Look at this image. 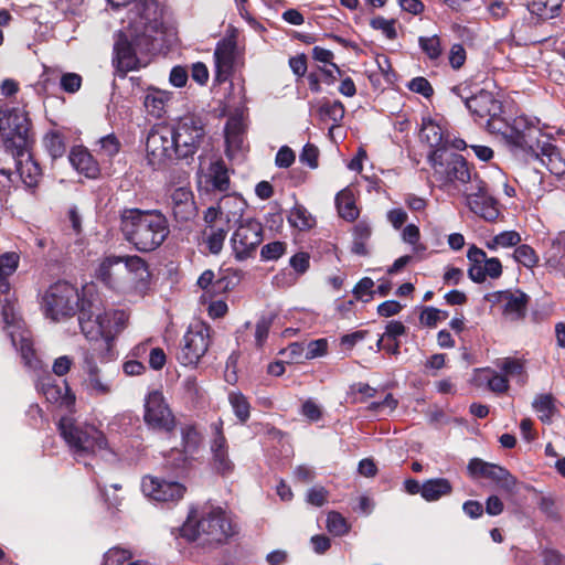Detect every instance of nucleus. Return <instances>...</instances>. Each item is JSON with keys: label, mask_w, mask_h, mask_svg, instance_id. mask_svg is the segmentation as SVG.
Masks as SVG:
<instances>
[{"label": "nucleus", "mask_w": 565, "mask_h": 565, "mask_svg": "<svg viewBox=\"0 0 565 565\" xmlns=\"http://www.w3.org/2000/svg\"><path fill=\"white\" fill-rule=\"evenodd\" d=\"M43 310L46 318L61 321L78 316L82 333L88 341L103 340L110 349L115 338L125 329L128 316L124 310L105 311L97 296L72 284L60 280L51 285L43 296Z\"/></svg>", "instance_id": "nucleus-1"}, {"label": "nucleus", "mask_w": 565, "mask_h": 565, "mask_svg": "<svg viewBox=\"0 0 565 565\" xmlns=\"http://www.w3.org/2000/svg\"><path fill=\"white\" fill-rule=\"evenodd\" d=\"M137 8L142 30L131 39L120 31L114 44L113 65L116 74L121 78L126 77L128 72L140 68L138 53L149 52L153 47L154 35L162 28L156 0H140Z\"/></svg>", "instance_id": "nucleus-2"}, {"label": "nucleus", "mask_w": 565, "mask_h": 565, "mask_svg": "<svg viewBox=\"0 0 565 565\" xmlns=\"http://www.w3.org/2000/svg\"><path fill=\"white\" fill-rule=\"evenodd\" d=\"M120 232L140 253L158 249L170 234L167 216L157 209L125 207L119 214Z\"/></svg>", "instance_id": "nucleus-3"}, {"label": "nucleus", "mask_w": 565, "mask_h": 565, "mask_svg": "<svg viewBox=\"0 0 565 565\" xmlns=\"http://www.w3.org/2000/svg\"><path fill=\"white\" fill-rule=\"evenodd\" d=\"M235 534L231 520L220 507L192 509L180 527V535L189 542L200 541L202 546L217 547Z\"/></svg>", "instance_id": "nucleus-4"}, {"label": "nucleus", "mask_w": 565, "mask_h": 565, "mask_svg": "<svg viewBox=\"0 0 565 565\" xmlns=\"http://www.w3.org/2000/svg\"><path fill=\"white\" fill-rule=\"evenodd\" d=\"M0 137L4 151L24 157L35 145V134L28 111L19 107L0 108Z\"/></svg>", "instance_id": "nucleus-5"}, {"label": "nucleus", "mask_w": 565, "mask_h": 565, "mask_svg": "<svg viewBox=\"0 0 565 565\" xmlns=\"http://www.w3.org/2000/svg\"><path fill=\"white\" fill-rule=\"evenodd\" d=\"M57 429L77 459L94 455L96 451L104 450L108 446L107 438L103 431L93 425L78 424L68 416H63L60 419Z\"/></svg>", "instance_id": "nucleus-6"}, {"label": "nucleus", "mask_w": 565, "mask_h": 565, "mask_svg": "<svg viewBox=\"0 0 565 565\" xmlns=\"http://www.w3.org/2000/svg\"><path fill=\"white\" fill-rule=\"evenodd\" d=\"M489 130L501 134L512 151L523 154L536 153L543 137L541 128L525 116H519L510 124L502 120L498 126L489 121Z\"/></svg>", "instance_id": "nucleus-7"}, {"label": "nucleus", "mask_w": 565, "mask_h": 565, "mask_svg": "<svg viewBox=\"0 0 565 565\" xmlns=\"http://www.w3.org/2000/svg\"><path fill=\"white\" fill-rule=\"evenodd\" d=\"M171 128L177 146L178 161L190 164L206 138L204 118L196 114H188L172 124Z\"/></svg>", "instance_id": "nucleus-8"}, {"label": "nucleus", "mask_w": 565, "mask_h": 565, "mask_svg": "<svg viewBox=\"0 0 565 565\" xmlns=\"http://www.w3.org/2000/svg\"><path fill=\"white\" fill-rule=\"evenodd\" d=\"M428 162L434 170L435 177L444 184L472 183L475 169L463 156L449 151V149H435L428 153Z\"/></svg>", "instance_id": "nucleus-9"}, {"label": "nucleus", "mask_w": 565, "mask_h": 565, "mask_svg": "<svg viewBox=\"0 0 565 565\" xmlns=\"http://www.w3.org/2000/svg\"><path fill=\"white\" fill-rule=\"evenodd\" d=\"M148 164L160 170L171 162L178 161V151L171 125H154L146 140Z\"/></svg>", "instance_id": "nucleus-10"}, {"label": "nucleus", "mask_w": 565, "mask_h": 565, "mask_svg": "<svg viewBox=\"0 0 565 565\" xmlns=\"http://www.w3.org/2000/svg\"><path fill=\"white\" fill-rule=\"evenodd\" d=\"M211 333L212 328L204 322L191 324L175 353L178 362L184 366H195L211 344Z\"/></svg>", "instance_id": "nucleus-11"}, {"label": "nucleus", "mask_w": 565, "mask_h": 565, "mask_svg": "<svg viewBox=\"0 0 565 565\" xmlns=\"http://www.w3.org/2000/svg\"><path fill=\"white\" fill-rule=\"evenodd\" d=\"M143 422L153 431L167 435L174 433L178 422L161 391L154 390L147 394Z\"/></svg>", "instance_id": "nucleus-12"}, {"label": "nucleus", "mask_w": 565, "mask_h": 565, "mask_svg": "<svg viewBox=\"0 0 565 565\" xmlns=\"http://www.w3.org/2000/svg\"><path fill=\"white\" fill-rule=\"evenodd\" d=\"M263 239L264 228L259 221L255 218L242 221L231 237L235 258L243 262L254 257Z\"/></svg>", "instance_id": "nucleus-13"}, {"label": "nucleus", "mask_w": 565, "mask_h": 565, "mask_svg": "<svg viewBox=\"0 0 565 565\" xmlns=\"http://www.w3.org/2000/svg\"><path fill=\"white\" fill-rule=\"evenodd\" d=\"M467 192V204L471 212L488 222H494L499 217V202L489 194L488 184L478 173H473V181Z\"/></svg>", "instance_id": "nucleus-14"}, {"label": "nucleus", "mask_w": 565, "mask_h": 565, "mask_svg": "<svg viewBox=\"0 0 565 565\" xmlns=\"http://www.w3.org/2000/svg\"><path fill=\"white\" fill-rule=\"evenodd\" d=\"M486 300L500 305L502 316L510 321H521L527 316L531 297L520 288H509L488 294Z\"/></svg>", "instance_id": "nucleus-15"}, {"label": "nucleus", "mask_w": 565, "mask_h": 565, "mask_svg": "<svg viewBox=\"0 0 565 565\" xmlns=\"http://www.w3.org/2000/svg\"><path fill=\"white\" fill-rule=\"evenodd\" d=\"M212 438L210 440L211 459L210 465L217 475L227 477L235 470V463L230 458V446L224 434V422L222 418L211 423Z\"/></svg>", "instance_id": "nucleus-16"}, {"label": "nucleus", "mask_w": 565, "mask_h": 565, "mask_svg": "<svg viewBox=\"0 0 565 565\" xmlns=\"http://www.w3.org/2000/svg\"><path fill=\"white\" fill-rule=\"evenodd\" d=\"M467 471L470 478L489 479L507 493H513L518 483L516 478L507 468L480 458L470 459Z\"/></svg>", "instance_id": "nucleus-17"}, {"label": "nucleus", "mask_w": 565, "mask_h": 565, "mask_svg": "<svg viewBox=\"0 0 565 565\" xmlns=\"http://www.w3.org/2000/svg\"><path fill=\"white\" fill-rule=\"evenodd\" d=\"M141 490L152 501L168 505L177 504L186 492L185 486L181 482L153 476L142 478Z\"/></svg>", "instance_id": "nucleus-18"}, {"label": "nucleus", "mask_w": 565, "mask_h": 565, "mask_svg": "<svg viewBox=\"0 0 565 565\" xmlns=\"http://www.w3.org/2000/svg\"><path fill=\"white\" fill-rule=\"evenodd\" d=\"M469 260L468 277L476 284H482L487 277L498 279L502 276L503 267L498 257H487L483 249L471 245L467 252Z\"/></svg>", "instance_id": "nucleus-19"}, {"label": "nucleus", "mask_w": 565, "mask_h": 565, "mask_svg": "<svg viewBox=\"0 0 565 565\" xmlns=\"http://www.w3.org/2000/svg\"><path fill=\"white\" fill-rule=\"evenodd\" d=\"M465 105L475 117V120H487V127L489 128V121L495 122L498 126L502 124V119L498 117L501 113L502 105L495 99L492 93L481 89L476 95L466 98Z\"/></svg>", "instance_id": "nucleus-20"}, {"label": "nucleus", "mask_w": 565, "mask_h": 565, "mask_svg": "<svg viewBox=\"0 0 565 565\" xmlns=\"http://www.w3.org/2000/svg\"><path fill=\"white\" fill-rule=\"evenodd\" d=\"M236 42L233 39H223L217 42L214 51L215 75L218 84L231 79L234 73Z\"/></svg>", "instance_id": "nucleus-21"}, {"label": "nucleus", "mask_w": 565, "mask_h": 565, "mask_svg": "<svg viewBox=\"0 0 565 565\" xmlns=\"http://www.w3.org/2000/svg\"><path fill=\"white\" fill-rule=\"evenodd\" d=\"M172 216L179 224L193 221L198 214L193 192L186 188L175 189L170 198Z\"/></svg>", "instance_id": "nucleus-22"}, {"label": "nucleus", "mask_w": 565, "mask_h": 565, "mask_svg": "<svg viewBox=\"0 0 565 565\" xmlns=\"http://www.w3.org/2000/svg\"><path fill=\"white\" fill-rule=\"evenodd\" d=\"M41 391L50 403H58L66 408L75 405L76 396L66 380L63 381V386H61L49 375L42 380Z\"/></svg>", "instance_id": "nucleus-23"}, {"label": "nucleus", "mask_w": 565, "mask_h": 565, "mask_svg": "<svg viewBox=\"0 0 565 565\" xmlns=\"http://www.w3.org/2000/svg\"><path fill=\"white\" fill-rule=\"evenodd\" d=\"M72 167L86 178L96 179L100 173V168L93 154L83 146L72 148L70 156Z\"/></svg>", "instance_id": "nucleus-24"}, {"label": "nucleus", "mask_w": 565, "mask_h": 565, "mask_svg": "<svg viewBox=\"0 0 565 565\" xmlns=\"http://www.w3.org/2000/svg\"><path fill=\"white\" fill-rule=\"evenodd\" d=\"M531 156L540 159L552 174L556 177H563L565 174V159L555 145L548 141H542L541 147H537V152Z\"/></svg>", "instance_id": "nucleus-25"}, {"label": "nucleus", "mask_w": 565, "mask_h": 565, "mask_svg": "<svg viewBox=\"0 0 565 565\" xmlns=\"http://www.w3.org/2000/svg\"><path fill=\"white\" fill-rule=\"evenodd\" d=\"M231 203L243 205V200L241 198H238V196H235V195H225V196H223L220 200V202L217 203L216 206H210L204 212L203 220H204V222L206 224L205 226L222 225V224H224L226 222V215L227 214H228L230 217L231 216L232 217H235V216L241 217L244 207H242V206L239 207V211H238L239 213L226 211V207Z\"/></svg>", "instance_id": "nucleus-26"}, {"label": "nucleus", "mask_w": 565, "mask_h": 565, "mask_svg": "<svg viewBox=\"0 0 565 565\" xmlns=\"http://www.w3.org/2000/svg\"><path fill=\"white\" fill-rule=\"evenodd\" d=\"M122 266L121 257L116 255L106 256L96 270V278L110 289H118L125 282L126 278H118L116 273Z\"/></svg>", "instance_id": "nucleus-27"}, {"label": "nucleus", "mask_w": 565, "mask_h": 565, "mask_svg": "<svg viewBox=\"0 0 565 565\" xmlns=\"http://www.w3.org/2000/svg\"><path fill=\"white\" fill-rule=\"evenodd\" d=\"M15 161L17 171L26 188L38 186L42 177L40 163L34 159L32 151H28L24 157H12Z\"/></svg>", "instance_id": "nucleus-28"}, {"label": "nucleus", "mask_w": 565, "mask_h": 565, "mask_svg": "<svg viewBox=\"0 0 565 565\" xmlns=\"http://www.w3.org/2000/svg\"><path fill=\"white\" fill-rule=\"evenodd\" d=\"M232 217L226 215V222L222 225H210L205 226L202 232L203 243L206 246L209 253L217 255L221 253L224 242L230 231V222Z\"/></svg>", "instance_id": "nucleus-29"}, {"label": "nucleus", "mask_w": 565, "mask_h": 565, "mask_svg": "<svg viewBox=\"0 0 565 565\" xmlns=\"http://www.w3.org/2000/svg\"><path fill=\"white\" fill-rule=\"evenodd\" d=\"M419 137L429 145L431 150L449 147V139L445 136L443 128L430 118L423 119Z\"/></svg>", "instance_id": "nucleus-30"}, {"label": "nucleus", "mask_w": 565, "mask_h": 565, "mask_svg": "<svg viewBox=\"0 0 565 565\" xmlns=\"http://www.w3.org/2000/svg\"><path fill=\"white\" fill-rule=\"evenodd\" d=\"M564 0H526L527 11L540 21L557 18Z\"/></svg>", "instance_id": "nucleus-31"}, {"label": "nucleus", "mask_w": 565, "mask_h": 565, "mask_svg": "<svg viewBox=\"0 0 565 565\" xmlns=\"http://www.w3.org/2000/svg\"><path fill=\"white\" fill-rule=\"evenodd\" d=\"M334 201L338 214L341 218L348 222H354L359 217L360 211L355 204V198L351 189L345 188L338 192Z\"/></svg>", "instance_id": "nucleus-32"}, {"label": "nucleus", "mask_w": 565, "mask_h": 565, "mask_svg": "<svg viewBox=\"0 0 565 565\" xmlns=\"http://www.w3.org/2000/svg\"><path fill=\"white\" fill-rule=\"evenodd\" d=\"M422 498L435 502L452 493V484L447 478H433L423 482Z\"/></svg>", "instance_id": "nucleus-33"}, {"label": "nucleus", "mask_w": 565, "mask_h": 565, "mask_svg": "<svg viewBox=\"0 0 565 565\" xmlns=\"http://www.w3.org/2000/svg\"><path fill=\"white\" fill-rule=\"evenodd\" d=\"M214 277L215 275L212 270H204L198 279L199 287L206 292L216 294L232 290L235 286V282L227 275H222L216 280H214Z\"/></svg>", "instance_id": "nucleus-34"}, {"label": "nucleus", "mask_w": 565, "mask_h": 565, "mask_svg": "<svg viewBox=\"0 0 565 565\" xmlns=\"http://www.w3.org/2000/svg\"><path fill=\"white\" fill-rule=\"evenodd\" d=\"M19 260L20 257L14 252H7L0 256V294H9L11 288L9 277L18 269Z\"/></svg>", "instance_id": "nucleus-35"}, {"label": "nucleus", "mask_w": 565, "mask_h": 565, "mask_svg": "<svg viewBox=\"0 0 565 565\" xmlns=\"http://www.w3.org/2000/svg\"><path fill=\"white\" fill-rule=\"evenodd\" d=\"M122 266L119 268L116 275L118 278H128L130 274H134L136 278L143 279V275H149L147 262L138 255H125L120 256Z\"/></svg>", "instance_id": "nucleus-36"}, {"label": "nucleus", "mask_w": 565, "mask_h": 565, "mask_svg": "<svg viewBox=\"0 0 565 565\" xmlns=\"http://www.w3.org/2000/svg\"><path fill=\"white\" fill-rule=\"evenodd\" d=\"M287 221L291 227L298 228L299 231H309L316 225L315 217L299 203H296L290 210Z\"/></svg>", "instance_id": "nucleus-37"}, {"label": "nucleus", "mask_w": 565, "mask_h": 565, "mask_svg": "<svg viewBox=\"0 0 565 565\" xmlns=\"http://www.w3.org/2000/svg\"><path fill=\"white\" fill-rule=\"evenodd\" d=\"M171 94L160 89H151L145 98V107L154 117H161Z\"/></svg>", "instance_id": "nucleus-38"}, {"label": "nucleus", "mask_w": 565, "mask_h": 565, "mask_svg": "<svg viewBox=\"0 0 565 565\" xmlns=\"http://www.w3.org/2000/svg\"><path fill=\"white\" fill-rule=\"evenodd\" d=\"M228 402L241 424H245L250 417V403L242 392H231Z\"/></svg>", "instance_id": "nucleus-39"}, {"label": "nucleus", "mask_w": 565, "mask_h": 565, "mask_svg": "<svg viewBox=\"0 0 565 565\" xmlns=\"http://www.w3.org/2000/svg\"><path fill=\"white\" fill-rule=\"evenodd\" d=\"M83 386L90 395L95 396H104L111 392V383L102 379L100 370L87 374Z\"/></svg>", "instance_id": "nucleus-40"}, {"label": "nucleus", "mask_w": 565, "mask_h": 565, "mask_svg": "<svg viewBox=\"0 0 565 565\" xmlns=\"http://www.w3.org/2000/svg\"><path fill=\"white\" fill-rule=\"evenodd\" d=\"M43 143L53 159L62 158L66 151L64 136L60 131H49L43 138Z\"/></svg>", "instance_id": "nucleus-41"}, {"label": "nucleus", "mask_w": 565, "mask_h": 565, "mask_svg": "<svg viewBox=\"0 0 565 565\" xmlns=\"http://www.w3.org/2000/svg\"><path fill=\"white\" fill-rule=\"evenodd\" d=\"M211 178L214 189L221 192H225L230 189L227 167L222 159L211 164Z\"/></svg>", "instance_id": "nucleus-42"}, {"label": "nucleus", "mask_w": 565, "mask_h": 565, "mask_svg": "<svg viewBox=\"0 0 565 565\" xmlns=\"http://www.w3.org/2000/svg\"><path fill=\"white\" fill-rule=\"evenodd\" d=\"M513 258L516 263L529 269H532L535 266H537L540 260V257L535 249L527 244H521L516 246L513 252Z\"/></svg>", "instance_id": "nucleus-43"}, {"label": "nucleus", "mask_w": 565, "mask_h": 565, "mask_svg": "<svg viewBox=\"0 0 565 565\" xmlns=\"http://www.w3.org/2000/svg\"><path fill=\"white\" fill-rule=\"evenodd\" d=\"M345 108L342 102H324L319 107V114L322 120L329 119L332 120L335 126H338L343 117H344Z\"/></svg>", "instance_id": "nucleus-44"}, {"label": "nucleus", "mask_w": 565, "mask_h": 565, "mask_svg": "<svg viewBox=\"0 0 565 565\" xmlns=\"http://www.w3.org/2000/svg\"><path fill=\"white\" fill-rule=\"evenodd\" d=\"M98 149H95L98 156H103L107 159H113L119 153L121 149V142L115 134H109L102 137L98 141Z\"/></svg>", "instance_id": "nucleus-45"}, {"label": "nucleus", "mask_w": 565, "mask_h": 565, "mask_svg": "<svg viewBox=\"0 0 565 565\" xmlns=\"http://www.w3.org/2000/svg\"><path fill=\"white\" fill-rule=\"evenodd\" d=\"M418 45L431 61L438 60L443 54L441 41L437 34L433 36H419Z\"/></svg>", "instance_id": "nucleus-46"}, {"label": "nucleus", "mask_w": 565, "mask_h": 565, "mask_svg": "<svg viewBox=\"0 0 565 565\" xmlns=\"http://www.w3.org/2000/svg\"><path fill=\"white\" fill-rule=\"evenodd\" d=\"M535 412L541 413L540 418L545 422L550 420L555 411L554 397L551 394H540L533 402Z\"/></svg>", "instance_id": "nucleus-47"}, {"label": "nucleus", "mask_w": 565, "mask_h": 565, "mask_svg": "<svg viewBox=\"0 0 565 565\" xmlns=\"http://www.w3.org/2000/svg\"><path fill=\"white\" fill-rule=\"evenodd\" d=\"M396 20L395 19H385L382 15H377L370 20V26L373 30L381 31L384 36L388 40H396L397 39V30L395 28Z\"/></svg>", "instance_id": "nucleus-48"}, {"label": "nucleus", "mask_w": 565, "mask_h": 565, "mask_svg": "<svg viewBox=\"0 0 565 565\" xmlns=\"http://www.w3.org/2000/svg\"><path fill=\"white\" fill-rule=\"evenodd\" d=\"M373 279L370 277H363L353 287L352 294L354 296V300L369 302L373 298V295L375 294V290H373Z\"/></svg>", "instance_id": "nucleus-49"}, {"label": "nucleus", "mask_w": 565, "mask_h": 565, "mask_svg": "<svg viewBox=\"0 0 565 565\" xmlns=\"http://www.w3.org/2000/svg\"><path fill=\"white\" fill-rule=\"evenodd\" d=\"M483 372L488 374V376H486V381L490 391L497 394H502L509 390V380L504 374H499L489 369L483 370Z\"/></svg>", "instance_id": "nucleus-50"}, {"label": "nucleus", "mask_w": 565, "mask_h": 565, "mask_svg": "<svg viewBox=\"0 0 565 565\" xmlns=\"http://www.w3.org/2000/svg\"><path fill=\"white\" fill-rule=\"evenodd\" d=\"M327 529L331 534L341 536L348 533L349 525L347 520L339 512L331 511L328 513Z\"/></svg>", "instance_id": "nucleus-51"}, {"label": "nucleus", "mask_w": 565, "mask_h": 565, "mask_svg": "<svg viewBox=\"0 0 565 565\" xmlns=\"http://www.w3.org/2000/svg\"><path fill=\"white\" fill-rule=\"evenodd\" d=\"M20 354L24 362V364L30 369H38L40 364V360L36 358L35 350L33 348V343L28 338H21L20 340Z\"/></svg>", "instance_id": "nucleus-52"}, {"label": "nucleus", "mask_w": 565, "mask_h": 565, "mask_svg": "<svg viewBox=\"0 0 565 565\" xmlns=\"http://www.w3.org/2000/svg\"><path fill=\"white\" fill-rule=\"evenodd\" d=\"M181 436L183 447L191 451H195L202 441V436L194 425H186L183 427Z\"/></svg>", "instance_id": "nucleus-53"}, {"label": "nucleus", "mask_w": 565, "mask_h": 565, "mask_svg": "<svg viewBox=\"0 0 565 565\" xmlns=\"http://www.w3.org/2000/svg\"><path fill=\"white\" fill-rule=\"evenodd\" d=\"M131 557L132 555L128 550L114 547L106 552L103 565H126Z\"/></svg>", "instance_id": "nucleus-54"}, {"label": "nucleus", "mask_w": 565, "mask_h": 565, "mask_svg": "<svg viewBox=\"0 0 565 565\" xmlns=\"http://www.w3.org/2000/svg\"><path fill=\"white\" fill-rule=\"evenodd\" d=\"M287 245L285 242L275 241L264 245L260 249V257L263 260H277L286 252Z\"/></svg>", "instance_id": "nucleus-55"}, {"label": "nucleus", "mask_w": 565, "mask_h": 565, "mask_svg": "<svg viewBox=\"0 0 565 565\" xmlns=\"http://www.w3.org/2000/svg\"><path fill=\"white\" fill-rule=\"evenodd\" d=\"M273 319L263 316L255 327V344L258 349H262L267 341L269 329L271 327Z\"/></svg>", "instance_id": "nucleus-56"}, {"label": "nucleus", "mask_w": 565, "mask_h": 565, "mask_svg": "<svg viewBox=\"0 0 565 565\" xmlns=\"http://www.w3.org/2000/svg\"><path fill=\"white\" fill-rule=\"evenodd\" d=\"M407 88L416 94L424 96L425 98H430L434 95V88L430 82L423 76L414 77L407 84Z\"/></svg>", "instance_id": "nucleus-57"}, {"label": "nucleus", "mask_w": 565, "mask_h": 565, "mask_svg": "<svg viewBox=\"0 0 565 565\" xmlns=\"http://www.w3.org/2000/svg\"><path fill=\"white\" fill-rule=\"evenodd\" d=\"M499 367L507 377L522 375L525 372L524 363L515 358L503 359Z\"/></svg>", "instance_id": "nucleus-58"}, {"label": "nucleus", "mask_w": 565, "mask_h": 565, "mask_svg": "<svg viewBox=\"0 0 565 565\" xmlns=\"http://www.w3.org/2000/svg\"><path fill=\"white\" fill-rule=\"evenodd\" d=\"M83 78L77 73H65L62 75L60 85L61 88L68 94L78 92L82 87Z\"/></svg>", "instance_id": "nucleus-59"}, {"label": "nucleus", "mask_w": 565, "mask_h": 565, "mask_svg": "<svg viewBox=\"0 0 565 565\" xmlns=\"http://www.w3.org/2000/svg\"><path fill=\"white\" fill-rule=\"evenodd\" d=\"M305 350V358L307 360L323 356L328 351V341L323 338L312 340L307 344Z\"/></svg>", "instance_id": "nucleus-60"}, {"label": "nucleus", "mask_w": 565, "mask_h": 565, "mask_svg": "<svg viewBox=\"0 0 565 565\" xmlns=\"http://www.w3.org/2000/svg\"><path fill=\"white\" fill-rule=\"evenodd\" d=\"M289 264L296 275H303L310 267V256L306 252H299L291 256Z\"/></svg>", "instance_id": "nucleus-61"}, {"label": "nucleus", "mask_w": 565, "mask_h": 565, "mask_svg": "<svg viewBox=\"0 0 565 565\" xmlns=\"http://www.w3.org/2000/svg\"><path fill=\"white\" fill-rule=\"evenodd\" d=\"M300 161L311 169L318 167L319 149L313 143H306L299 157Z\"/></svg>", "instance_id": "nucleus-62"}, {"label": "nucleus", "mask_w": 565, "mask_h": 565, "mask_svg": "<svg viewBox=\"0 0 565 565\" xmlns=\"http://www.w3.org/2000/svg\"><path fill=\"white\" fill-rule=\"evenodd\" d=\"M439 321L440 309L430 306L423 307L422 312L419 315L420 324L427 328H435Z\"/></svg>", "instance_id": "nucleus-63"}, {"label": "nucleus", "mask_w": 565, "mask_h": 565, "mask_svg": "<svg viewBox=\"0 0 565 565\" xmlns=\"http://www.w3.org/2000/svg\"><path fill=\"white\" fill-rule=\"evenodd\" d=\"M467 60V52L462 44L456 43L449 51V64L454 70H459L463 66Z\"/></svg>", "instance_id": "nucleus-64"}]
</instances>
